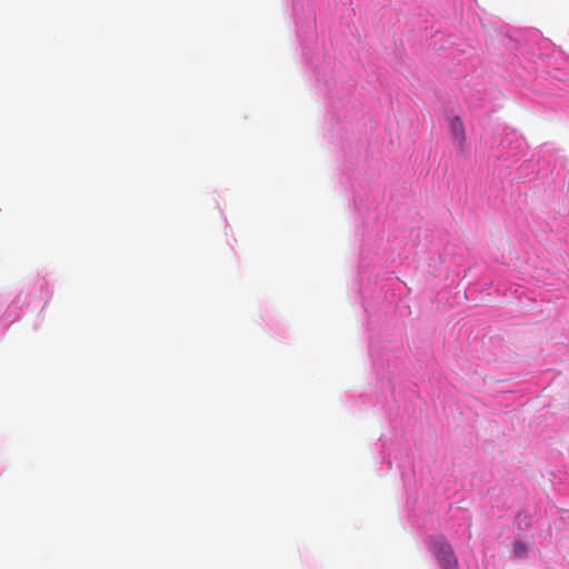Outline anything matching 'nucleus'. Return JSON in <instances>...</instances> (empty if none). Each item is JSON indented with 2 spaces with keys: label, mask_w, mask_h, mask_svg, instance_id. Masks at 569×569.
I'll return each instance as SVG.
<instances>
[{
  "label": "nucleus",
  "mask_w": 569,
  "mask_h": 569,
  "mask_svg": "<svg viewBox=\"0 0 569 569\" xmlns=\"http://www.w3.org/2000/svg\"><path fill=\"white\" fill-rule=\"evenodd\" d=\"M291 1L297 40L301 56L311 72L315 89L320 94L331 98L340 90V73L335 61L326 57L323 43L318 38L315 8L310 0Z\"/></svg>",
  "instance_id": "obj_1"
},
{
  "label": "nucleus",
  "mask_w": 569,
  "mask_h": 569,
  "mask_svg": "<svg viewBox=\"0 0 569 569\" xmlns=\"http://www.w3.org/2000/svg\"><path fill=\"white\" fill-rule=\"evenodd\" d=\"M53 292L50 273L41 270L30 277L9 301L0 297V333L19 321L30 308L48 306Z\"/></svg>",
  "instance_id": "obj_2"
},
{
  "label": "nucleus",
  "mask_w": 569,
  "mask_h": 569,
  "mask_svg": "<svg viewBox=\"0 0 569 569\" xmlns=\"http://www.w3.org/2000/svg\"><path fill=\"white\" fill-rule=\"evenodd\" d=\"M372 258L362 248L359 253V270L357 280V290L361 297L363 310L370 316L373 305L391 303L389 289L400 284V280L392 277L373 276Z\"/></svg>",
  "instance_id": "obj_3"
},
{
  "label": "nucleus",
  "mask_w": 569,
  "mask_h": 569,
  "mask_svg": "<svg viewBox=\"0 0 569 569\" xmlns=\"http://www.w3.org/2000/svg\"><path fill=\"white\" fill-rule=\"evenodd\" d=\"M380 458L383 471L390 470L393 465L399 469L403 486L408 491L415 478L409 459L410 441L403 430L395 426L383 432L379 439Z\"/></svg>",
  "instance_id": "obj_4"
},
{
  "label": "nucleus",
  "mask_w": 569,
  "mask_h": 569,
  "mask_svg": "<svg viewBox=\"0 0 569 569\" xmlns=\"http://www.w3.org/2000/svg\"><path fill=\"white\" fill-rule=\"evenodd\" d=\"M519 56L527 63L525 69L528 72L549 73V69L559 70L565 66L563 53L552 48V44L543 40L539 43H526L518 48ZM540 76L537 74V78Z\"/></svg>",
  "instance_id": "obj_5"
},
{
  "label": "nucleus",
  "mask_w": 569,
  "mask_h": 569,
  "mask_svg": "<svg viewBox=\"0 0 569 569\" xmlns=\"http://www.w3.org/2000/svg\"><path fill=\"white\" fill-rule=\"evenodd\" d=\"M527 144L525 139L516 131L505 133L498 144L492 148L491 156L498 161L507 162V167L517 162L526 153Z\"/></svg>",
  "instance_id": "obj_6"
},
{
  "label": "nucleus",
  "mask_w": 569,
  "mask_h": 569,
  "mask_svg": "<svg viewBox=\"0 0 569 569\" xmlns=\"http://www.w3.org/2000/svg\"><path fill=\"white\" fill-rule=\"evenodd\" d=\"M369 351L375 369L379 372L386 367H395L400 348L390 341L369 339Z\"/></svg>",
  "instance_id": "obj_7"
},
{
  "label": "nucleus",
  "mask_w": 569,
  "mask_h": 569,
  "mask_svg": "<svg viewBox=\"0 0 569 569\" xmlns=\"http://www.w3.org/2000/svg\"><path fill=\"white\" fill-rule=\"evenodd\" d=\"M426 545L439 569H458L457 557L443 536H430Z\"/></svg>",
  "instance_id": "obj_8"
},
{
  "label": "nucleus",
  "mask_w": 569,
  "mask_h": 569,
  "mask_svg": "<svg viewBox=\"0 0 569 569\" xmlns=\"http://www.w3.org/2000/svg\"><path fill=\"white\" fill-rule=\"evenodd\" d=\"M448 133L452 147L457 152L463 153L466 150V131L460 117L453 116L448 119Z\"/></svg>",
  "instance_id": "obj_9"
},
{
  "label": "nucleus",
  "mask_w": 569,
  "mask_h": 569,
  "mask_svg": "<svg viewBox=\"0 0 569 569\" xmlns=\"http://www.w3.org/2000/svg\"><path fill=\"white\" fill-rule=\"evenodd\" d=\"M451 36H446L442 32H437L432 36V42L431 46L433 47L435 51L446 50L449 52V56H451L453 59L457 58V54L465 53L466 49L459 48V44L455 43L451 40Z\"/></svg>",
  "instance_id": "obj_10"
},
{
  "label": "nucleus",
  "mask_w": 569,
  "mask_h": 569,
  "mask_svg": "<svg viewBox=\"0 0 569 569\" xmlns=\"http://www.w3.org/2000/svg\"><path fill=\"white\" fill-rule=\"evenodd\" d=\"M261 325L263 328L270 332L272 336L278 337L280 336L283 323L279 316L271 309H262L259 313Z\"/></svg>",
  "instance_id": "obj_11"
},
{
  "label": "nucleus",
  "mask_w": 569,
  "mask_h": 569,
  "mask_svg": "<svg viewBox=\"0 0 569 569\" xmlns=\"http://www.w3.org/2000/svg\"><path fill=\"white\" fill-rule=\"evenodd\" d=\"M530 551H531L530 546L526 545L525 542H522L520 540H516L512 543L511 558L513 560H525L529 557Z\"/></svg>",
  "instance_id": "obj_12"
},
{
  "label": "nucleus",
  "mask_w": 569,
  "mask_h": 569,
  "mask_svg": "<svg viewBox=\"0 0 569 569\" xmlns=\"http://www.w3.org/2000/svg\"><path fill=\"white\" fill-rule=\"evenodd\" d=\"M373 200L371 199V196L366 194L365 198L360 196L353 197V206L356 211H358L359 214L363 216L367 211L370 210V207L372 206Z\"/></svg>",
  "instance_id": "obj_13"
},
{
  "label": "nucleus",
  "mask_w": 569,
  "mask_h": 569,
  "mask_svg": "<svg viewBox=\"0 0 569 569\" xmlns=\"http://www.w3.org/2000/svg\"><path fill=\"white\" fill-rule=\"evenodd\" d=\"M366 397L363 395H347L346 396V407L349 410H360L365 407Z\"/></svg>",
  "instance_id": "obj_14"
},
{
  "label": "nucleus",
  "mask_w": 569,
  "mask_h": 569,
  "mask_svg": "<svg viewBox=\"0 0 569 569\" xmlns=\"http://www.w3.org/2000/svg\"><path fill=\"white\" fill-rule=\"evenodd\" d=\"M387 391L390 393V397H391V400L392 402H395L397 405V407H399V399L397 398L396 396V389H395V386L391 385V382L388 380L387 382Z\"/></svg>",
  "instance_id": "obj_15"
},
{
  "label": "nucleus",
  "mask_w": 569,
  "mask_h": 569,
  "mask_svg": "<svg viewBox=\"0 0 569 569\" xmlns=\"http://www.w3.org/2000/svg\"><path fill=\"white\" fill-rule=\"evenodd\" d=\"M409 503H410V502H409V500H408V501H407V505L409 506ZM408 517H409L410 521H412V525L415 526V520H413L412 518H415V517H416V515H415V510H413V509L411 510V509H409V508H408Z\"/></svg>",
  "instance_id": "obj_16"
},
{
  "label": "nucleus",
  "mask_w": 569,
  "mask_h": 569,
  "mask_svg": "<svg viewBox=\"0 0 569 569\" xmlns=\"http://www.w3.org/2000/svg\"><path fill=\"white\" fill-rule=\"evenodd\" d=\"M377 403H381L383 407H385V406H386V407H388V410H390V411H391V409H392V408H391V406H389V402H388L387 396H385V400H383V401H382V400H377Z\"/></svg>",
  "instance_id": "obj_17"
},
{
  "label": "nucleus",
  "mask_w": 569,
  "mask_h": 569,
  "mask_svg": "<svg viewBox=\"0 0 569 569\" xmlns=\"http://www.w3.org/2000/svg\"><path fill=\"white\" fill-rule=\"evenodd\" d=\"M522 40V36L520 38L515 39V42L518 44Z\"/></svg>",
  "instance_id": "obj_18"
}]
</instances>
